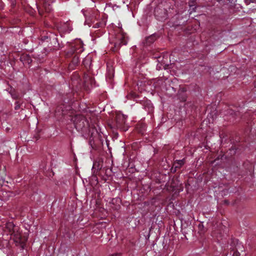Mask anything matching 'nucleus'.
<instances>
[{
	"mask_svg": "<svg viewBox=\"0 0 256 256\" xmlns=\"http://www.w3.org/2000/svg\"><path fill=\"white\" fill-rule=\"evenodd\" d=\"M4 231L8 232L10 238L17 244L24 242L25 240L22 238L20 228L14 224L12 222H8L5 224Z\"/></svg>",
	"mask_w": 256,
	"mask_h": 256,
	"instance_id": "1",
	"label": "nucleus"
},
{
	"mask_svg": "<svg viewBox=\"0 0 256 256\" xmlns=\"http://www.w3.org/2000/svg\"><path fill=\"white\" fill-rule=\"evenodd\" d=\"M76 128L78 131H82L88 125V122L84 116H76L72 120Z\"/></svg>",
	"mask_w": 256,
	"mask_h": 256,
	"instance_id": "2",
	"label": "nucleus"
},
{
	"mask_svg": "<svg viewBox=\"0 0 256 256\" xmlns=\"http://www.w3.org/2000/svg\"><path fill=\"white\" fill-rule=\"evenodd\" d=\"M116 42H115V46H119L120 45H126L128 42L127 36L126 34H120L116 36Z\"/></svg>",
	"mask_w": 256,
	"mask_h": 256,
	"instance_id": "3",
	"label": "nucleus"
},
{
	"mask_svg": "<svg viewBox=\"0 0 256 256\" xmlns=\"http://www.w3.org/2000/svg\"><path fill=\"white\" fill-rule=\"evenodd\" d=\"M58 30L60 32L69 33L72 30V28L69 22H67L60 24L58 27Z\"/></svg>",
	"mask_w": 256,
	"mask_h": 256,
	"instance_id": "4",
	"label": "nucleus"
},
{
	"mask_svg": "<svg viewBox=\"0 0 256 256\" xmlns=\"http://www.w3.org/2000/svg\"><path fill=\"white\" fill-rule=\"evenodd\" d=\"M76 47L72 50V52H76V54H80L84 51L83 44L82 41L78 40L76 42Z\"/></svg>",
	"mask_w": 256,
	"mask_h": 256,
	"instance_id": "5",
	"label": "nucleus"
},
{
	"mask_svg": "<svg viewBox=\"0 0 256 256\" xmlns=\"http://www.w3.org/2000/svg\"><path fill=\"white\" fill-rule=\"evenodd\" d=\"M54 2V0H44L43 7L46 12H50L52 10V4Z\"/></svg>",
	"mask_w": 256,
	"mask_h": 256,
	"instance_id": "6",
	"label": "nucleus"
},
{
	"mask_svg": "<svg viewBox=\"0 0 256 256\" xmlns=\"http://www.w3.org/2000/svg\"><path fill=\"white\" fill-rule=\"evenodd\" d=\"M84 65L86 68H90L92 64V57L90 55H88L83 60Z\"/></svg>",
	"mask_w": 256,
	"mask_h": 256,
	"instance_id": "7",
	"label": "nucleus"
},
{
	"mask_svg": "<svg viewBox=\"0 0 256 256\" xmlns=\"http://www.w3.org/2000/svg\"><path fill=\"white\" fill-rule=\"evenodd\" d=\"M106 24V20L104 18L102 21L99 22H96L95 24H94L92 27L94 28H102Z\"/></svg>",
	"mask_w": 256,
	"mask_h": 256,
	"instance_id": "8",
	"label": "nucleus"
},
{
	"mask_svg": "<svg viewBox=\"0 0 256 256\" xmlns=\"http://www.w3.org/2000/svg\"><path fill=\"white\" fill-rule=\"evenodd\" d=\"M184 163V160H176L174 164V166L175 167L174 172L176 171V168H180Z\"/></svg>",
	"mask_w": 256,
	"mask_h": 256,
	"instance_id": "9",
	"label": "nucleus"
},
{
	"mask_svg": "<svg viewBox=\"0 0 256 256\" xmlns=\"http://www.w3.org/2000/svg\"><path fill=\"white\" fill-rule=\"evenodd\" d=\"M114 77V72L113 70H108L107 72V74L106 75V80H110L112 78Z\"/></svg>",
	"mask_w": 256,
	"mask_h": 256,
	"instance_id": "10",
	"label": "nucleus"
},
{
	"mask_svg": "<svg viewBox=\"0 0 256 256\" xmlns=\"http://www.w3.org/2000/svg\"><path fill=\"white\" fill-rule=\"evenodd\" d=\"M94 17V16H92V19H90V18H86L85 23H86L89 26H91V23H94L95 22V20H92V18Z\"/></svg>",
	"mask_w": 256,
	"mask_h": 256,
	"instance_id": "11",
	"label": "nucleus"
},
{
	"mask_svg": "<svg viewBox=\"0 0 256 256\" xmlns=\"http://www.w3.org/2000/svg\"><path fill=\"white\" fill-rule=\"evenodd\" d=\"M93 79L92 78H89V76H84V82L85 83H90V84H92V82H93Z\"/></svg>",
	"mask_w": 256,
	"mask_h": 256,
	"instance_id": "12",
	"label": "nucleus"
},
{
	"mask_svg": "<svg viewBox=\"0 0 256 256\" xmlns=\"http://www.w3.org/2000/svg\"><path fill=\"white\" fill-rule=\"evenodd\" d=\"M4 178L2 177H0V185L2 186L4 184Z\"/></svg>",
	"mask_w": 256,
	"mask_h": 256,
	"instance_id": "13",
	"label": "nucleus"
},
{
	"mask_svg": "<svg viewBox=\"0 0 256 256\" xmlns=\"http://www.w3.org/2000/svg\"><path fill=\"white\" fill-rule=\"evenodd\" d=\"M73 62L76 64L78 62V58H74L73 60Z\"/></svg>",
	"mask_w": 256,
	"mask_h": 256,
	"instance_id": "14",
	"label": "nucleus"
},
{
	"mask_svg": "<svg viewBox=\"0 0 256 256\" xmlns=\"http://www.w3.org/2000/svg\"><path fill=\"white\" fill-rule=\"evenodd\" d=\"M20 108V105L18 104V102H16V106H15V109L18 110Z\"/></svg>",
	"mask_w": 256,
	"mask_h": 256,
	"instance_id": "15",
	"label": "nucleus"
},
{
	"mask_svg": "<svg viewBox=\"0 0 256 256\" xmlns=\"http://www.w3.org/2000/svg\"><path fill=\"white\" fill-rule=\"evenodd\" d=\"M38 10L39 14H42V10H40V9H39L38 8Z\"/></svg>",
	"mask_w": 256,
	"mask_h": 256,
	"instance_id": "16",
	"label": "nucleus"
},
{
	"mask_svg": "<svg viewBox=\"0 0 256 256\" xmlns=\"http://www.w3.org/2000/svg\"><path fill=\"white\" fill-rule=\"evenodd\" d=\"M2 204V200L0 199V206Z\"/></svg>",
	"mask_w": 256,
	"mask_h": 256,
	"instance_id": "17",
	"label": "nucleus"
},
{
	"mask_svg": "<svg viewBox=\"0 0 256 256\" xmlns=\"http://www.w3.org/2000/svg\"><path fill=\"white\" fill-rule=\"evenodd\" d=\"M150 108V110H152V106H151Z\"/></svg>",
	"mask_w": 256,
	"mask_h": 256,
	"instance_id": "18",
	"label": "nucleus"
},
{
	"mask_svg": "<svg viewBox=\"0 0 256 256\" xmlns=\"http://www.w3.org/2000/svg\"><path fill=\"white\" fill-rule=\"evenodd\" d=\"M255 86H256V83L255 84Z\"/></svg>",
	"mask_w": 256,
	"mask_h": 256,
	"instance_id": "19",
	"label": "nucleus"
}]
</instances>
